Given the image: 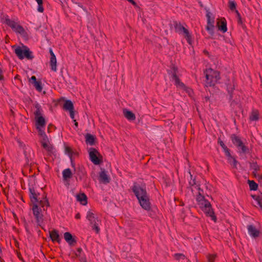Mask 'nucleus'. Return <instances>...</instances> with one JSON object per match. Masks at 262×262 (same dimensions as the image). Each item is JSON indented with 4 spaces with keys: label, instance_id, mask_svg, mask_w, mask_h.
<instances>
[{
    "label": "nucleus",
    "instance_id": "obj_1",
    "mask_svg": "<svg viewBox=\"0 0 262 262\" xmlns=\"http://www.w3.org/2000/svg\"><path fill=\"white\" fill-rule=\"evenodd\" d=\"M196 201L198 202L199 207L207 215L211 217L212 220L216 222V218L214 214V212L211 208V205L209 202L206 200L204 196L201 194V192L199 191V194L196 197Z\"/></svg>",
    "mask_w": 262,
    "mask_h": 262
},
{
    "label": "nucleus",
    "instance_id": "obj_2",
    "mask_svg": "<svg viewBox=\"0 0 262 262\" xmlns=\"http://www.w3.org/2000/svg\"><path fill=\"white\" fill-rule=\"evenodd\" d=\"M206 86H213L220 79V73L212 69H207L205 72Z\"/></svg>",
    "mask_w": 262,
    "mask_h": 262
},
{
    "label": "nucleus",
    "instance_id": "obj_3",
    "mask_svg": "<svg viewBox=\"0 0 262 262\" xmlns=\"http://www.w3.org/2000/svg\"><path fill=\"white\" fill-rule=\"evenodd\" d=\"M15 53L20 59H23L25 57L28 59H32L33 58L32 52L26 46L16 47L15 49Z\"/></svg>",
    "mask_w": 262,
    "mask_h": 262
},
{
    "label": "nucleus",
    "instance_id": "obj_4",
    "mask_svg": "<svg viewBox=\"0 0 262 262\" xmlns=\"http://www.w3.org/2000/svg\"><path fill=\"white\" fill-rule=\"evenodd\" d=\"M89 152L90 160L95 165H99L102 162V156L97 149L90 148Z\"/></svg>",
    "mask_w": 262,
    "mask_h": 262
},
{
    "label": "nucleus",
    "instance_id": "obj_5",
    "mask_svg": "<svg viewBox=\"0 0 262 262\" xmlns=\"http://www.w3.org/2000/svg\"><path fill=\"white\" fill-rule=\"evenodd\" d=\"M231 139L233 143L239 149H241L242 153L246 154L249 151L248 148L246 147L239 137L235 135L231 136Z\"/></svg>",
    "mask_w": 262,
    "mask_h": 262
},
{
    "label": "nucleus",
    "instance_id": "obj_6",
    "mask_svg": "<svg viewBox=\"0 0 262 262\" xmlns=\"http://www.w3.org/2000/svg\"><path fill=\"white\" fill-rule=\"evenodd\" d=\"M132 189L138 200L148 195L146 190L138 184H135Z\"/></svg>",
    "mask_w": 262,
    "mask_h": 262
},
{
    "label": "nucleus",
    "instance_id": "obj_7",
    "mask_svg": "<svg viewBox=\"0 0 262 262\" xmlns=\"http://www.w3.org/2000/svg\"><path fill=\"white\" fill-rule=\"evenodd\" d=\"M211 15L212 14L210 12L207 11L206 14V16L207 17V25L206 29L211 35H213L214 29V18L213 17H211Z\"/></svg>",
    "mask_w": 262,
    "mask_h": 262
},
{
    "label": "nucleus",
    "instance_id": "obj_8",
    "mask_svg": "<svg viewBox=\"0 0 262 262\" xmlns=\"http://www.w3.org/2000/svg\"><path fill=\"white\" fill-rule=\"evenodd\" d=\"M32 210L33 212V214L35 216L37 222L38 224L41 223L42 221V210L37 203L34 204L32 206Z\"/></svg>",
    "mask_w": 262,
    "mask_h": 262
},
{
    "label": "nucleus",
    "instance_id": "obj_9",
    "mask_svg": "<svg viewBox=\"0 0 262 262\" xmlns=\"http://www.w3.org/2000/svg\"><path fill=\"white\" fill-rule=\"evenodd\" d=\"M6 24L15 31L20 34H23L25 32L24 28L14 21L11 20L9 19H7L6 20Z\"/></svg>",
    "mask_w": 262,
    "mask_h": 262
},
{
    "label": "nucleus",
    "instance_id": "obj_10",
    "mask_svg": "<svg viewBox=\"0 0 262 262\" xmlns=\"http://www.w3.org/2000/svg\"><path fill=\"white\" fill-rule=\"evenodd\" d=\"M177 69L176 68H173V73L172 75V80L174 82V84L177 88L180 89H185L186 88V86L177 75Z\"/></svg>",
    "mask_w": 262,
    "mask_h": 262
},
{
    "label": "nucleus",
    "instance_id": "obj_11",
    "mask_svg": "<svg viewBox=\"0 0 262 262\" xmlns=\"http://www.w3.org/2000/svg\"><path fill=\"white\" fill-rule=\"evenodd\" d=\"M176 29L179 32L183 33L184 37L186 38L189 44H191V35H190L188 30L181 25H177L176 27Z\"/></svg>",
    "mask_w": 262,
    "mask_h": 262
},
{
    "label": "nucleus",
    "instance_id": "obj_12",
    "mask_svg": "<svg viewBox=\"0 0 262 262\" xmlns=\"http://www.w3.org/2000/svg\"><path fill=\"white\" fill-rule=\"evenodd\" d=\"M138 201L142 208L147 211L150 210L151 204L148 195L146 197L139 199Z\"/></svg>",
    "mask_w": 262,
    "mask_h": 262
},
{
    "label": "nucleus",
    "instance_id": "obj_13",
    "mask_svg": "<svg viewBox=\"0 0 262 262\" xmlns=\"http://www.w3.org/2000/svg\"><path fill=\"white\" fill-rule=\"evenodd\" d=\"M35 126L38 132L43 130L46 125L45 119L43 116H39V117L35 118Z\"/></svg>",
    "mask_w": 262,
    "mask_h": 262
},
{
    "label": "nucleus",
    "instance_id": "obj_14",
    "mask_svg": "<svg viewBox=\"0 0 262 262\" xmlns=\"http://www.w3.org/2000/svg\"><path fill=\"white\" fill-rule=\"evenodd\" d=\"M250 167L253 170L252 173L254 177L259 180H262V174H260L258 172L260 168L257 163L255 162L251 163Z\"/></svg>",
    "mask_w": 262,
    "mask_h": 262
},
{
    "label": "nucleus",
    "instance_id": "obj_15",
    "mask_svg": "<svg viewBox=\"0 0 262 262\" xmlns=\"http://www.w3.org/2000/svg\"><path fill=\"white\" fill-rule=\"evenodd\" d=\"M247 228L250 235L254 238L258 237L261 234L260 231L253 225L248 226Z\"/></svg>",
    "mask_w": 262,
    "mask_h": 262
},
{
    "label": "nucleus",
    "instance_id": "obj_16",
    "mask_svg": "<svg viewBox=\"0 0 262 262\" xmlns=\"http://www.w3.org/2000/svg\"><path fill=\"white\" fill-rule=\"evenodd\" d=\"M252 197L254 200V202L253 203L254 206L262 211V194L260 195H252Z\"/></svg>",
    "mask_w": 262,
    "mask_h": 262
},
{
    "label": "nucleus",
    "instance_id": "obj_17",
    "mask_svg": "<svg viewBox=\"0 0 262 262\" xmlns=\"http://www.w3.org/2000/svg\"><path fill=\"white\" fill-rule=\"evenodd\" d=\"M217 26L219 29L222 31L223 33L227 31V28L226 26V22L225 18L219 20L217 22Z\"/></svg>",
    "mask_w": 262,
    "mask_h": 262
},
{
    "label": "nucleus",
    "instance_id": "obj_18",
    "mask_svg": "<svg viewBox=\"0 0 262 262\" xmlns=\"http://www.w3.org/2000/svg\"><path fill=\"white\" fill-rule=\"evenodd\" d=\"M123 114L124 117L128 120L134 121L136 119L135 115L132 112L126 109L123 110Z\"/></svg>",
    "mask_w": 262,
    "mask_h": 262
},
{
    "label": "nucleus",
    "instance_id": "obj_19",
    "mask_svg": "<svg viewBox=\"0 0 262 262\" xmlns=\"http://www.w3.org/2000/svg\"><path fill=\"white\" fill-rule=\"evenodd\" d=\"M100 181L104 184H107L110 182V178L104 170H102L99 174Z\"/></svg>",
    "mask_w": 262,
    "mask_h": 262
},
{
    "label": "nucleus",
    "instance_id": "obj_20",
    "mask_svg": "<svg viewBox=\"0 0 262 262\" xmlns=\"http://www.w3.org/2000/svg\"><path fill=\"white\" fill-rule=\"evenodd\" d=\"M77 201L82 205H85L87 204V197L84 193H81L76 195Z\"/></svg>",
    "mask_w": 262,
    "mask_h": 262
},
{
    "label": "nucleus",
    "instance_id": "obj_21",
    "mask_svg": "<svg viewBox=\"0 0 262 262\" xmlns=\"http://www.w3.org/2000/svg\"><path fill=\"white\" fill-rule=\"evenodd\" d=\"M30 198L32 203L34 204L38 203V195L36 193L34 188H30Z\"/></svg>",
    "mask_w": 262,
    "mask_h": 262
},
{
    "label": "nucleus",
    "instance_id": "obj_22",
    "mask_svg": "<svg viewBox=\"0 0 262 262\" xmlns=\"http://www.w3.org/2000/svg\"><path fill=\"white\" fill-rule=\"evenodd\" d=\"M64 238L70 245H74L76 242L70 232L64 233Z\"/></svg>",
    "mask_w": 262,
    "mask_h": 262
},
{
    "label": "nucleus",
    "instance_id": "obj_23",
    "mask_svg": "<svg viewBox=\"0 0 262 262\" xmlns=\"http://www.w3.org/2000/svg\"><path fill=\"white\" fill-rule=\"evenodd\" d=\"M35 118L42 116V110L41 106L37 103L34 105V110L33 111Z\"/></svg>",
    "mask_w": 262,
    "mask_h": 262
},
{
    "label": "nucleus",
    "instance_id": "obj_24",
    "mask_svg": "<svg viewBox=\"0 0 262 262\" xmlns=\"http://www.w3.org/2000/svg\"><path fill=\"white\" fill-rule=\"evenodd\" d=\"M63 179L64 181H68L72 177V172L70 168L64 169L62 171Z\"/></svg>",
    "mask_w": 262,
    "mask_h": 262
},
{
    "label": "nucleus",
    "instance_id": "obj_25",
    "mask_svg": "<svg viewBox=\"0 0 262 262\" xmlns=\"http://www.w3.org/2000/svg\"><path fill=\"white\" fill-rule=\"evenodd\" d=\"M38 132V134L39 136V140L41 143L48 142L49 141V139L47 136L46 135L45 133L43 130H40Z\"/></svg>",
    "mask_w": 262,
    "mask_h": 262
},
{
    "label": "nucleus",
    "instance_id": "obj_26",
    "mask_svg": "<svg viewBox=\"0 0 262 262\" xmlns=\"http://www.w3.org/2000/svg\"><path fill=\"white\" fill-rule=\"evenodd\" d=\"M259 112L257 110H253L250 115L249 119L251 121H257L259 119Z\"/></svg>",
    "mask_w": 262,
    "mask_h": 262
},
{
    "label": "nucleus",
    "instance_id": "obj_27",
    "mask_svg": "<svg viewBox=\"0 0 262 262\" xmlns=\"http://www.w3.org/2000/svg\"><path fill=\"white\" fill-rule=\"evenodd\" d=\"M63 109L68 111L74 110V106L72 101L66 100L63 104Z\"/></svg>",
    "mask_w": 262,
    "mask_h": 262
},
{
    "label": "nucleus",
    "instance_id": "obj_28",
    "mask_svg": "<svg viewBox=\"0 0 262 262\" xmlns=\"http://www.w3.org/2000/svg\"><path fill=\"white\" fill-rule=\"evenodd\" d=\"M86 142L89 143L90 145H93L95 143V138L94 136L87 134L85 135Z\"/></svg>",
    "mask_w": 262,
    "mask_h": 262
},
{
    "label": "nucleus",
    "instance_id": "obj_29",
    "mask_svg": "<svg viewBox=\"0 0 262 262\" xmlns=\"http://www.w3.org/2000/svg\"><path fill=\"white\" fill-rule=\"evenodd\" d=\"M42 147L47 151L51 152L53 149V146L50 141L41 143Z\"/></svg>",
    "mask_w": 262,
    "mask_h": 262
},
{
    "label": "nucleus",
    "instance_id": "obj_30",
    "mask_svg": "<svg viewBox=\"0 0 262 262\" xmlns=\"http://www.w3.org/2000/svg\"><path fill=\"white\" fill-rule=\"evenodd\" d=\"M50 235L53 241H59V234L56 230L50 232Z\"/></svg>",
    "mask_w": 262,
    "mask_h": 262
},
{
    "label": "nucleus",
    "instance_id": "obj_31",
    "mask_svg": "<svg viewBox=\"0 0 262 262\" xmlns=\"http://www.w3.org/2000/svg\"><path fill=\"white\" fill-rule=\"evenodd\" d=\"M51 70L54 72L57 71L56 58H51L50 61Z\"/></svg>",
    "mask_w": 262,
    "mask_h": 262
},
{
    "label": "nucleus",
    "instance_id": "obj_32",
    "mask_svg": "<svg viewBox=\"0 0 262 262\" xmlns=\"http://www.w3.org/2000/svg\"><path fill=\"white\" fill-rule=\"evenodd\" d=\"M86 218L90 222V223L95 220H97V222H99V220L98 219V218L95 217L94 213L91 211H89L88 212Z\"/></svg>",
    "mask_w": 262,
    "mask_h": 262
},
{
    "label": "nucleus",
    "instance_id": "obj_33",
    "mask_svg": "<svg viewBox=\"0 0 262 262\" xmlns=\"http://www.w3.org/2000/svg\"><path fill=\"white\" fill-rule=\"evenodd\" d=\"M98 222L97 220L91 222V225L92 226L93 229L95 230L97 233H98L100 231V229L98 227Z\"/></svg>",
    "mask_w": 262,
    "mask_h": 262
},
{
    "label": "nucleus",
    "instance_id": "obj_34",
    "mask_svg": "<svg viewBox=\"0 0 262 262\" xmlns=\"http://www.w3.org/2000/svg\"><path fill=\"white\" fill-rule=\"evenodd\" d=\"M227 159L230 164L232 165L234 167L236 168L237 164V161L235 160V159L231 155L230 157H228Z\"/></svg>",
    "mask_w": 262,
    "mask_h": 262
},
{
    "label": "nucleus",
    "instance_id": "obj_35",
    "mask_svg": "<svg viewBox=\"0 0 262 262\" xmlns=\"http://www.w3.org/2000/svg\"><path fill=\"white\" fill-rule=\"evenodd\" d=\"M37 204L39 205V207L40 206L41 207H44V206H49V202L46 198H45L43 200H40L39 201L38 200Z\"/></svg>",
    "mask_w": 262,
    "mask_h": 262
},
{
    "label": "nucleus",
    "instance_id": "obj_36",
    "mask_svg": "<svg viewBox=\"0 0 262 262\" xmlns=\"http://www.w3.org/2000/svg\"><path fill=\"white\" fill-rule=\"evenodd\" d=\"M248 184L249 185L250 190H257L258 188V185L254 181L248 180Z\"/></svg>",
    "mask_w": 262,
    "mask_h": 262
},
{
    "label": "nucleus",
    "instance_id": "obj_37",
    "mask_svg": "<svg viewBox=\"0 0 262 262\" xmlns=\"http://www.w3.org/2000/svg\"><path fill=\"white\" fill-rule=\"evenodd\" d=\"M36 1L38 5L37 9L38 11L41 13L43 12L44 9L42 6V0H36Z\"/></svg>",
    "mask_w": 262,
    "mask_h": 262
},
{
    "label": "nucleus",
    "instance_id": "obj_38",
    "mask_svg": "<svg viewBox=\"0 0 262 262\" xmlns=\"http://www.w3.org/2000/svg\"><path fill=\"white\" fill-rule=\"evenodd\" d=\"M216 257V254H208L207 256L208 262H214Z\"/></svg>",
    "mask_w": 262,
    "mask_h": 262
},
{
    "label": "nucleus",
    "instance_id": "obj_39",
    "mask_svg": "<svg viewBox=\"0 0 262 262\" xmlns=\"http://www.w3.org/2000/svg\"><path fill=\"white\" fill-rule=\"evenodd\" d=\"M33 85L38 92H41L42 91V88L41 86V82L40 81H38L35 82V83H33Z\"/></svg>",
    "mask_w": 262,
    "mask_h": 262
},
{
    "label": "nucleus",
    "instance_id": "obj_40",
    "mask_svg": "<svg viewBox=\"0 0 262 262\" xmlns=\"http://www.w3.org/2000/svg\"><path fill=\"white\" fill-rule=\"evenodd\" d=\"M174 257L177 260L184 259L185 258V255L183 254H175Z\"/></svg>",
    "mask_w": 262,
    "mask_h": 262
},
{
    "label": "nucleus",
    "instance_id": "obj_41",
    "mask_svg": "<svg viewBox=\"0 0 262 262\" xmlns=\"http://www.w3.org/2000/svg\"><path fill=\"white\" fill-rule=\"evenodd\" d=\"M229 7L231 10H233L235 9L236 4L233 1H229Z\"/></svg>",
    "mask_w": 262,
    "mask_h": 262
},
{
    "label": "nucleus",
    "instance_id": "obj_42",
    "mask_svg": "<svg viewBox=\"0 0 262 262\" xmlns=\"http://www.w3.org/2000/svg\"><path fill=\"white\" fill-rule=\"evenodd\" d=\"M65 151L67 154H69V155L71 157L72 155V150L69 146H66L65 147Z\"/></svg>",
    "mask_w": 262,
    "mask_h": 262
},
{
    "label": "nucleus",
    "instance_id": "obj_43",
    "mask_svg": "<svg viewBox=\"0 0 262 262\" xmlns=\"http://www.w3.org/2000/svg\"><path fill=\"white\" fill-rule=\"evenodd\" d=\"M223 149H224V152L225 153V155L227 157V158L228 157H230L231 155L230 154L229 149L228 148L227 146L226 147H225Z\"/></svg>",
    "mask_w": 262,
    "mask_h": 262
},
{
    "label": "nucleus",
    "instance_id": "obj_44",
    "mask_svg": "<svg viewBox=\"0 0 262 262\" xmlns=\"http://www.w3.org/2000/svg\"><path fill=\"white\" fill-rule=\"evenodd\" d=\"M29 81L31 82L33 84L35 83V82L37 81L36 80V77L34 76H32Z\"/></svg>",
    "mask_w": 262,
    "mask_h": 262
},
{
    "label": "nucleus",
    "instance_id": "obj_45",
    "mask_svg": "<svg viewBox=\"0 0 262 262\" xmlns=\"http://www.w3.org/2000/svg\"><path fill=\"white\" fill-rule=\"evenodd\" d=\"M184 90H185L189 95H191V94L192 92V91L191 89L188 88L186 86V88L185 89H183Z\"/></svg>",
    "mask_w": 262,
    "mask_h": 262
},
{
    "label": "nucleus",
    "instance_id": "obj_46",
    "mask_svg": "<svg viewBox=\"0 0 262 262\" xmlns=\"http://www.w3.org/2000/svg\"><path fill=\"white\" fill-rule=\"evenodd\" d=\"M82 251V249L80 248H79L77 249V252L76 253V256L77 257H78L80 256V254L81 253V252Z\"/></svg>",
    "mask_w": 262,
    "mask_h": 262
},
{
    "label": "nucleus",
    "instance_id": "obj_47",
    "mask_svg": "<svg viewBox=\"0 0 262 262\" xmlns=\"http://www.w3.org/2000/svg\"><path fill=\"white\" fill-rule=\"evenodd\" d=\"M50 53L51 54V58H55L56 57L54 53H53L52 50L51 49H50Z\"/></svg>",
    "mask_w": 262,
    "mask_h": 262
},
{
    "label": "nucleus",
    "instance_id": "obj_48",
    "mask_svg": "<svg viewBox=\"0 0 262 262\" xmlns=\"http://www.w3.org/2000/svg\"><path fill=\"white\" fill-rule=\"evenodd\" d=\"M50 53L51 54V58H55L56 57L54 53H53L52 50L51 49H50Z\"/></svg>",
    "mask_w": 262,
    "mask_h": 262
},
{
    "label": "nucleus",
    "instance_id": "obj_49",
    "mask_svg": "<svg viewBox=\"0 0 262 262\" xmlns=\"http://www.w3.org/2000/svg\"><path fill=\"white\" fill-rule=\"evenodd\" d=\"M219 143H220V145L222 146L223 149L226 147V146L225 145V144L222 141H219Z\"/></svg>",
    "mask_w": 262,
    "mask_h": 262
},
{
    "label": "nucleus",
    "instance_id": "obj_50",
    "mask_svg": "<svg viewBox=\"0 0 262 262\" xmlns=\"http://www.w3.org/2000/svg\"><path fill=\"white\" fill-rule=\"evenodd\" d=\"M70 114V117L71 118L74 119V110H72L71 111H69Z\"/></svg>",
    "mask_w": 262,
    "mask_h": 262
},
{
    "label": "nucleus",
    "instance_id": "obj_51",
    "mask_svg": "<svg viewBox=\"0 0 262 262\" xmlns=\"http://www.w3.org/2000/svg\"><path fill=\"white\" fill-rule=\"evenodd\" d=\"M3 72L1 69L0 68V80H3Z\"/></svg>",
    "mask_w": 262,
    "mask_h": 262
},
{
    "label": "nucleus",
    "instance_id": "obj_52",
    "mask_svg": "<svg viewBox=\"0 0 262 262\" xmlns=\"http://www.w3.org/2000/svg\"><path fill=\"white\" fill-rule=\"evenodd\" d=\"M127 1L128 2H129V3H132L133 5H134L135 6L136 5V3L134 0H127Z\"/></svg>",
    "mask_w": 262,
    "mask_h": 262
},
{
    "label": "nucleus",
    "instance_id": "obj_53",
    "mask_svg": "<svg viewBox=\"0 0 262 262\" xmlns=\"http://www.w3.org/2000/svg\"><path fill=\"white\" fill-rule=\"evenodd\" d=\"M75 218L77 219H79L80 218V215L79 213H78L76 214Z\"/></svg>",
    "mask_w": 262,
    "mask_h": 262
},
{
    "label": "nucleus",
    "instance_id": "obj_54",
    "mask_svg": "<svg viewBox=\"0 0 262 262\" xmlns=\"http://www.w3.org/2000/svg\"><path fill=\"white\" fill-rule=\"evenodd\" d=\"M80 260L81 261V262H86L85 257H81Z\"/></svg>",
    "mask_w": 262,
    "mask_h": 262
},
{
    "label": "nucleus",
    "instance_id": "obj_55",
    "mask_svg": "<svg viewBox=\"0 0 262 262\" xmlns=\"http://www.w3.org/2000/svg\"><path fill=\"white\" fill-rule=\"evenodd\" d=\"M74 122L75 123L74 124H75V126L77 127L78 126V123L76 121V120H74Z\"/></svg>",
    "mask_w": 262,
    "mask_h": 262
},
{
    "label": "nucleus",
    "instance_id": "obj_56",
    "mask_svg": "<svg viewBox=\"0 0 262 262\" xmlns=\"http://www.w3.org/2000/svg\"><path fill=\"white\" fill-rule=\"evenodd\" d=\"M236 13H237V14L238 15V16H239V14L238 12V11L236 10Z\"/></svg>",
    "mask_w": 262,
    "mask_h": 262
},
{
    "label": "nucleus",
    "instance_id": "obj_57",
    "mask_svg": "<svg viewBox=\"0 0 262 262\" xmlns=\"http://www.w3.org/2000/svg\"><path fill=\"white\" fill-rule=\"evenodd\" d=\"M231 91H233V88H231Z\"/></svg>",
    "mask_w": 262,
    "mask_h": 262
}]
</instances>
